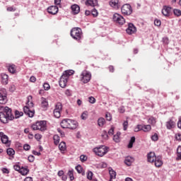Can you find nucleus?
Returning a JSON list of instances; mask_svg holds the SVG:
<instances>
[{
  "mask_svg": "<svg viewBox=\"0 0 181 181\" xmlns=\"http://www.w3.org/2000/svg\"><path fill=\"white\" fill-rule=\"evenodd\" d=\"M90 13L94 18H97V16H98V11L95 8H94Z\"/></svg>",
  "mask_w": 181,
  "mask_h": 181,
  "instance_id": "de8ad7c7",
  "label": "nucleus"
},
{
  "mask_svg": "<svg viewBox=\"0 0 181 181\" xmlns=\"http://www.w3.org/2000/svg\"><path fill=\"white\" fill-rule=\"evenodd\" d=\"M180 159H181V146H179L177 148L176 160H180Z\"/></svg>",
  "mask_w": 181,
  "mask_h": 181,
  "instance_id": "72a5a7b5",
  "label": "nucleus"
},
{
  "mask_svg": "<svg viewBox=\"0 0 181 181\" xmlns=\"http://www.w3.org/2000/svg\"><path fill=\"white\" fill-rule=\"evenodd\" d=\"M53 139L54 145H59V144L60 143V136L57 134H55L53 136Z\"/></svg>",
  "mask_w": 181,
  "mask_h": 181,
  "instance_id": "473e14b6",
  "label": "nucleus"
},
{
  "mask_svg": "<svg viewBox=\"0 0 181 181\" xmlns=\"http://www.w3.org/2000/svg\"><path fill=\"white\" fill-rule=\"evenodd\" d=\"M162 42L164 45H169V38H168L167 37H165L163 38Z\"/></svg>",
  "mask_w": 181,
  "mask_h": 181,
  "instance_id": "864d4df0",
  "label": "nucleus"
},
{
  "mask_svg": "<svg viewBox=\"0 0 181 181\" xmlns=\"http://www.w3.org/2000/svg\"><path fill=\"white\" fill-rule=\"evenodd\" d=\"M71 36L75 40H80L83 37V32L80 28H74L71 30Z\"/></svg>",
  "mask_w": 181,
  "mask_h": 181,
  "instance_id": "20e7f679",
  "label": "nucleus"
},
{
  "mask_svg": "<svg viewBox=\"0 0 181 181\" xmlns=\"http://www.w3.org/2000/svg\"><path fill=\"white\" fill-rule=\"evenodd\" d=\"M76 170L78 172V173H81V175H84V171L83 170V167H81V165H77L76 167Z\"/></svg>",
  "mask_w": 181,
  "mask_h": 181,
  "instance_id": "58836bf2",
  "label": "nucleus"
},
{
  "mask_svg": "<svg viewBox=\"0 0 181 181\" xmlns=\"http://www.w3.org/2000/svg\"><path fill=\"white\" fill-rule=\"evenodd\" d=\"M123 129L124 131H127V129H128V120L123 122Z\"/></svg>",
  "mask_w": 181,
  "mask_h": 181,
  "instance_id": "3c124183",
  "label": "nucleus"
},
{
  "mask_svg": "<svg viewBox=\"0 0 181 181\" xmlns=\"http://www.w3.org/2000/svg\"><path fill=\"white\" fill-rule=\"evenodd\" d=\"M151 129H152V127H151V125H149V124H147V125L142 124V131H144V132H149V131H151Z\"/></svg>",
  "mask_w": 181,
  "mask_h": 181,
  "instance_id": "c756f323",
  "label": "nucleus"
},
{
  "mask_svg": "<svg viewBox=\"0 0 181 181\" xmlns=\"http://www.w3.org/2000/svg\"><path fill=\"white\" fill-rule=\"evenodd\" d=\"M177 127L181 129V117H179L178 122H177Z\"/></svg>",
  "mask_w": 181,
  "mask_h": 181,
  "instance_id": "69168bd1",
  "label": "nucleus"
},
{
  "mask_svg": "<svg viewBox=\"0 0 181 181\" xmlns=\"http://www.w3.org/2000/svg\"><path fill=\"white\" fill-rule=\"evenodd\" d=\"M147 160L151 163H154L156 168H159V159H156V156L153 152H150L147 155Z\"/></svg>",
  "mask_w": 181,
  "mask_h": 181,
  "instance_id": "423d86ee",
  "label": "nucleus"
},
{
  "mask_svg": "<svg viewBox=\"0 0 181 181\" xmlns=\"http://www.w3.org/2000/svg\"><path fill=\"white\" fill-rule=\"evenodd\" d=\"M27 105L28 106H25L23 108L24 113L30 117V118H33L35 115V110L31 109L33 107V103L28 100Z\"/></svg>",
  "mask_w": 181,
  "mask_h": 181,
  "instance_id": "7ed1b4c3",
  "label": "nucleus"
},
{
  "mask_svg": "<svg viewBox=\"0 0 181 181\" xmlns=\"http://www.w3.org/2000/svg\"><path fill=\"white\" fill-rule=\"evenodd\" d=\"M1 77L2 84H4V86H6V84H8V75L6 74H1Z\"/></svg>",
  "mask_w": 181,
  "mask_h": 181,
  "instance_id": "4be33fe9",
  "label": "nucleus"
},
{
  "mask_svg": "<svg viewBox=\"0 0 181 181\" xmlns=\"http://www.w3.org/2000/svg\"><path fill=\"white\" fill-rule=\"evenodd\" d=\"M176 126V123L173 120H169L166 122V127L168 129H172Z\"/></svg>",
  "mask_w": 181,
  "mask_h": 181,
  "instance_id": "5701e85b",
  "label": "nucleus"
},
{
  "mask_svg": "<svg viewBox=\"0 0 181 181\" xmlns=\"http://www.w3.org/2000/svg\"><path fill=\"white\" fill-rule=\"evenodd\" d=\"M161 12L164 16H169V15H170V13L172 12V8L168 6H164Z\"/></svg>",
  "mask_w": 181,
  "mask_h": 181,
  "instance_id": "2eb2a0df",
  "label": "nucleus"
},
{
  "mask_svg": "<svg viewBox=\"0 0 181 181\" xmlns=\"http://www.w3.org/2000/svg\"><path fill=\"white\" fill-rule=\"evenodd\" d=\"M108 151H110V148L105 146H100L99 147H95L93 148L94 153L100 157L107 155V153H108Z\"/></svg>",
  "mask_w": 181,
  "mask_h": 181,
  "instance_id": "f03ea898",
  "label": "nucleus"
},
{
  "mask_svg": "<svg viewBox=\"0 0 181 181\" xmlns=\"http://www.w3.org/2000/svg\"><path fill=\"white\" fill-rule=\"evenodd\" d=\"M88 100H89V103H90V104H95V99L94 97L90 96V97L88 98Z\"/></svg>",
  "mask_w": 181,
  "mask_h": 181,
  "instance_id": "5fc2aeb1",
  "label": "nucleus"
},
{
  "mask_svg": "<svg viewBox=\"0 0 181 181\" xmlns=\"http://www.w3.org/2000/svg\"><path fill=\"white\" fill-rule=\"evenodd\" d=\"M13 168H14V169H15L17 172H21V166H19V165H15L13 166Z\"/></svg>",
  "mask_w": 181,
  "mask_h": 181,
  "instance_id": "bf43d9fd",
  "label": "nucleus"
},
{
  "mask_svg": "<svg viewBox=\"0 0 181 181\" xmlns=\"http://www.w3.org/2000/svg\"><path fill=\"white\" fill-rule=\"evenodd\" d=\"M87 179H88V180H91L93 179V172H91V171L88 172Z\"/></svg>",
  "mask_w": 181,
  "mask_h": 181,
  "instance_id": "603ef678",
  "label": "nucleus"
},
{
  "mask_svg": "<svg viewBox=\"0 0 181 181\" xmlns=\"http://www.w3.org/2000/svg\"><path fill=\"white\" fill-rule=\"evenodd\" d=\"M35 138L36 140L40 141V139H42V135L37 134L35 135Z\"/></svg>",
  "mask_w": 181,
  "mask_h": 181,
  "instance_id": "13d9d810",
  "label": "nucleus"
},
{
  "mask_svg": "<svg viewBox=\"0 0 181 181\" xmlns=\"http://www.w3.org/2000/svg\"><path fill=\"white\" fill-rule=\"evenodd\" d=\"M23 115V112H19L18 110L15 111V118L17 119V118H21Z\"/></svg>",
  "mask_w": 181,
  "mask_h": 181,
  "instance_id": "a19ab883",
  "label": "nucleus"
},
{
  "mask_svg": "<svg viewBox=\"0 0 181 181\" xmlns=\"http://www.w3.org/2000/svg\"><path fill=\"white\" fill-rule=\"evenodd\" d=\"M91 80V73L88 71H83L81 74V81L84 84H87Z\"/></svg>",
  "mask_w": 181,
  "mask_h": 181,
  "instance_id": "0eeeda50",
  "label": "nucleus"
},
{
  "mask_svg": "<svg viewBox=\"0 0 181 181\" xmlns=\"http://www.w3.org/2000/svg\"><path fill=\"white\" fill-rule=\"evenodd\" d=\"M81 119H83V121H86V119H87V118H88V112L85 111L81 114Z\"/></svg>",
  "mask_w": 181,
  "mask_h": 181,
  "instance_id": "4c0bfd02",
  "label": "nucleus"
},
{
  "mask_svg": "<svg viewBox=\"0 0 181 181\" xmlns=\"http://www.w3.org/2000/svg\"><path fill=\"white\" fill-rule=\"evenodd\" d=\"M105 118L107 121H111V119H112V116H111V113L107 112L105 115Z\"/></svg>",
  "mask_w": 181,
  "mask_h": 181,
  "instance_id": "09e8293b",
  "label": "nucleus"
},
{
  "mask_svg": "<svg viewBox=\"0 0 181 181\" xmlns=\"http://www.w3.org/2000/svg\"><path fill=\"white\" fill-rule=\"evenodd\" d=\"M33 131H46V121L37 122L31 127Z\"/></svg>",
  "mask_w": 181,
  "mask_h": 181,
  "instance_id": "39448f33",
  "label": "nucleus"
},
{
  "mask_svg": "<svg viewBox=\"0 0 181 181\" xmlns=\"http://www.w3.org/2000/svg\"><path fill=\"white\" fill-rule=\"evenodd\" d=\"M59 149L62 151V152H64V151H66V142L62 141L59 144Z\"/></svg>",
  "mask_w": 181,
  "mask_h": 181,
  "instance_id": "c85d7f7f",
  "label": "nucleus"
},
{
  "mask_svg": "<svg viewBox=\"0 0 181 181\" xmlns=\"http://www.w3.org/2000/svg\"><path fill=\"white\" fill-rule=\"evenodd\" d=\"M23 149H24V151H29L30 149V145L24 144Z\"/></svg>",
  "mask_w": 181,
  "mask_h": 181,
  "instance_id": "4d7b16f0",
  "label": "nucleus"
},
{
  "mask_svg": "<svg viewBox=\"0 0 181 181\" xmlns=\"http://www.w3.org/2000/svg\"><path fill=\"white\" fill-rule=\"evenodd\" d=\"M135 160V159L131 156H127L125 160H124V163L125 165H127V166H131V165H132V163H134V161Z\"/></svg>",
  "mask_w": 181,
  "mask_h": 181,
  "instance_id": "aec40b11",
  "label": "nucleus"
},
{
  "mask_svg": "<svg viewBox=\"0 0 181 181\" xmlns=\"http://www.w3.org/2000/svg\"><path fill=\"white\" fill-rule=\"evenodd\" d=\"M73 15H77L80 13V6L77 4H74L71 7Z\"/></svg>",
  "mask_w": 181,
  "mask_h": 181,
  "instance_id": "a211bd4d",
  "label": "nucleus"
},
{
  "mask_svg": "<svg viewBox=\"0 0 181 181\" xmlns=\"http://www.w3.org/2000/svg\"><path fill=\"white\" fill-rule=\"evenodd\" d=\"M126 32L127 33H128V35H133V33H135L136 32V27L134 26L132 23H129Z\"/></svg>",
  "mask_w": 181,
  "mask_h": 181,
  "instance_id": "f8f14e48",
  "label": "nucleus"
},
{
  "mask_svg": "<svg viewBox=\"0 0 181 181\" xmlns=\"http://www.w3.org/2000/svg\"><path fill=\"white\" fill-rule=\"evenodd\" d=\"M134 144H135V136L131 137L128 144V148H132V146H134Z\"/></svg>",
  "mask_w": 181,
  "mask_h": 181,
  "instance_id": "c9c22d12",
  "label": "nucleus"
},
{
  "mask_svg": "<svg viewBox=\"0 0 181 181\" xmlns=\"http://www.w3.org/2000/svg\"><path fill=\"white\" fill-rule=\"evenodd\" d=\"M20 173H21V175H23V176H26V175H28V173H29V170L28 168H21V170H20Z\"/></svg>",
  "mask_w": 181,
  "mask_h": 181,
  "instance_id": "e433bc0d",
  "label": "nucleus"
},
{
  "mask_svg": "<svg viewBox=\"0 0 181 181\" xmlns=\"http://www.w3.org/2000/svg\"><path fill=\"white\" fill-rule=\"evenodd\" d=\"M30 81L31 83H35V82L36 81V77H35V76H31V77L30 78Z\"/></svg>",
  "mask_w": 181,
  "mask_h": 181,
  "instance_id": "0e129e2a",
  "label": "nucleus"
},
{
  "mask_svg": "<svg viewBox=\"0 0 181 181\" xmlns=\"http://www.w3.org/2000/svg\"><path fill=\"white\" fill-rule=\"evenodd\" d=\"M148 123L151 124V125H155V124H156V119H155V117H150L148 119Z\"/></svg>",
  "mask_w": 181,
  "mask_h": 181,
  "instance_id": "79ce46f5",
  "label": "nucleus"
},
{
  "mask_svg": "<svg viewBox=\"0 0 181 181\" xmlns=\"http://www.w3.org/2000/svg\"><path fill=\"white\" fill-rule=\"evenodd\" d=\"M173 12L175 16H181V11L180 9L175 8L174 9Z\"/></svg>",
  "mask_w": 181,
  "mask_h": 181,
  "instance_id": "49530a36",
  "label": "nucleus"
},
{
  "mask_svg": "<svg viewBox=\"0 0 181 181\" xmlns=\"http://www.w3.org/2000/svg\"><path fill=\"white\" fill-rule=\"evenodd\" d=\"M121 132H117L116 134L113 136V141L118 144V142L121 141Z\"/></svg>",
  "mask_w": 181,
  "mask_h": 181,
  "instance_id": "b1692460",
  "label": "nucleus"
},
{
  "mask_svg": "<svg viewBox=\"0 0 181 181\" xmlns=\"http://www.w3.org/2000/svg\"><path fill=\"white\" fill-rule=\"evenodd\" d=\"M69 129H76L78 127V122L76 120L70 119L69 120Z\"/></svg>",
  "mask_w": 181,
  "mask_h": 181,
  "instance_id": "4468645a",
  "label": "nucleus"
},
{
  "mask_svg": "<svg viewBox=\"0 0 181 181\" xmlns=\"http://www.w3.org/2000/svg\"><path fill=\"white\" fill-rule=\"evenodd\" d=\"M67 81H69V78L66 75H62L59 80V86L62 88H64L67 86Z\"/></svg>",
  "mask_w": 181,
  "mask_h": 181,
  "instance_id": "9b49d317",
  "label": "nucleus"
},
{
  "mask_svg": "<svg viewBox=\"0 0 181 181\" xmlns=\"http://www.w3.org/2000/svg\"><path fill=\"white\" fill-rule=\"evenodd\" d=\"M8 70L11 74H15L16 73V66L15 64H10L8 66Z\"/></svg>",
  "mask_w": 181,
  "mask_h": 181,
  "instance_id": "393cba45",
  "label": "nucleus"
},
{
  "mask_svg": "<svg viewBox=\"0 0 181 181\" xmlns=\"http://www.w3.org/2000/svg\"><path fill=\"white\" fill-rule=\"evenodd\" d=\"M68 176H69L70 180H74V170L71 169L68 171Z\"/></svg>",
  "mask_w": 181,
  "mask_h": 181,
  "instance_id": "7c9ffc66",
  "label": "nucleus"
},
{
  "mask_svg": "<svg viewBox=\"0 0 181 181\" xmlns=\"http://www.w3.org/2000/svg\"><path fill=\"white\" fill-rule=\"evenodd\" d=\"M6 103H8L6 95L0 93V104H6Z\"/></svg>",
  "mask_w": 181,
  "mask_h": 181,
  "instance_id": "412c9836",
  "label": "nucleus"
},
{
  "mask_svg": "<svg viewBox=\"0 0 181 181\" xmlns=\"http://www.w3.org/2000/svg\"><path fill=\"white\" fill-rule=\"evenodd\" d=\"M41 101L42 107L44 108V110H46L49 106V103L47 102V100H46V98H42Z\"/></svg>",
  "mask_w": 181,
  "mask_h": 181,
  "instance_id": "bb28decb",
  "label": "nucleus"
},
{
  "mask_svg": "<svg viewBox=\"0 0 181 181\" xmlns=\"http://www.w3.org/2000/svg\"><path fill=\"white\" fill-rule=\"evenodd\" d=\"M109 174L110 176V181H112V179H115V177H117V173L112 170V168L109 170Z\"/></svg>",
  "mask_w": 181,
  "mask_h": 181,
  "instance_id": "a878e982",
  "label": "nucleus"
},
{
  "mask_svg": "<svg viewBox=\"0 0 181 181\" xmlns=\"http://www.w3.org/2000/svg\"><path fill=\"white\" fill-rule=\"evenodd\" d=\"M63 108V106L60 103H57L55 105V109L54 110V116L55 118H60L61 116V112Z\"/></svg>",
  "mask_w": 181,
  "mask_h": 181,
  "instance_id": "9d476101",
  "label": "nucleus"
},
{
  "mask_svg": "<svg viewBox=\"0 0 181 181\" xmlns=\"http://www.w3.org/2000/svg\"><path fill=\"white\" fill-rule=\"evenodd\" d=\"M28 160L29 162H33L35 160V156L30 155L28 156Z\"/></svg>",
  "mask_w": 181,
  "mask_h": 181,
  "instance_id": "680f3d73",
  "label": "nucleus"
},
{
  "mask_svg": "<svg viewBox=\"0 0 181 181\" xmlns=\"http://www.w3.org/2000/svg\"><path fill=\"white\" fill-rule=\"evenodd\" d=\"M119 0H111L110 1V5L112 6V8H114V9H118L119 8Z\"/></svg>",
  "mask_w": 181,
  "mask_h": 181,
  "instance_id": "6ab92c4d",
  "label": "nucleus"
},
{
  "mask_svg": "<svg viewBox=\"0 0 181 181\" xmlns=\"http://www.w3.org/2000/svg\"><path fill=\"white\" fill-rule=\"evenodd\" d=\"M175 139L177 141H181V134H175Z\"/></svg>",
  "mask_w": 181,
  "mask_h": 181,
  "instance_id": "e2e57ef3",
  "label": "nucleus"
},
{
  "mask_svg": "<svg viewBox=\"0 0 181 181\" xmlns=\"http://www.w3.org/2000/svg\"><path fill=\"white\" fill-rule=\"evenodd\" d=\"M119 112L121 114H123V112H125V107L124 106H122L119 108Z\"/></svg>",
  "mask_w": 181,
  "mask_h": 181,
  "instance_id": "052dcab7",
  "label": "nucleus"
},
{
  "mask_svg": "<svg viewBox=\"0 0 181 181\" xmlns=\"http://www.w3.org/2000/svg\"><path fill=\"white\" fill-rule=\"evenodd\" d=\"M0 138L2 144H8L9 142V137L2 132H0Z\"/></svg>",
  "mask_w": 181,
  "mask_h": 181,
  "instance_id": "dca6fc26",
  "label": "nucleus"
},
{
  "mask_svg": "<svg viewBox=\"0 0 181 181\" xmlns=\"http://www.w3.org/2000/svg\"><path fill=\"white\" fill-rule=\"evenodd\" d=\"M0 121L3 124H7L8 121L15 119V116L12 115V110L8 107L0 106Z\"/></svg>",
  "mask_w": 181,
  "mask_h": 181,
  "instance_id": "f257e3e1",
  "label": "nucleus"
},
{
  "mask_svg": "<svg viewBox=\"0 0 181 181\" xmlns=\"http://www.w3.org/2000/svg\"><path fill=\"white\" fill-rule=\"evenodd\" d=\"M43 87H44L45 90H50V85H49V83H45L43 85Z\"/></svg>",
  "mask_w": 181,
  "mask_h": 181,
  "instance_id": "6e6d98bb",
  "label": "nucleus"
},
{
  "mask_svg": "<svg viewBox=\"0 0 181 181\" xmlns=\"http://www.w3.org/2000/svg\"><path fill=\"white\" fill-rule=\"evenodd\" d=\"M6 153L9 156H13V155H15V150H13V148H9L7 149Z\"/></svg>",
  "mask_w": 181,
  "mask_h": 181,
  "instance_id": "ea45409f",
  "label": "nucleus"
},
{
  "mask_svg": "<svg viewBox=\"0 0 181 181\" xmlns=\"http://www.w3.org/2000/svg\"><path fill=\"white\" fill-rule=\"evenodd\" d=\"M24 181H33V178H32L31 177H27Z\"/></svg>",
  "mask_w": 181,
  "mask_h": 181,
  "instance_id": "774afa93",
  "label": "nucleus"
},
{
  "mask_svg": "<svg viewBox=\"0 0 181 181\" xmlns=\"http://www.w3.org/2000/svg\"><path fill=\"white\" fill-rule=\"evenodd\" d=\"M104 124H105V119H104L103 117H100L98 119V125L99 127H104Z\"/></svg>",
  "mask_w": 181,
  "mask_h": 181,
  "instance_id": "f704fd0d",
  "label": "nucleus"
},
{
  "mask_svg": "<svg viewBox=\"0 0 181 181\" xmlns=\"http://www.w3.org/2000/svg\"><path fill=\"white\" fill-rule=\"evenodd\" d=\"M57 175H58V176L62 177V176H63V175H64V171H63V170H59V171L58 172Z\"/></svg>",
  "mask_w": 181,
  "mask_h": 181,
  "instance_id": "338daca9",
  "label": "nucleus"
},
{
  "mask_svg": "<svg viewBox=\"0 0 181 181\" xmlns=\"http://www.w3.org/2000/svg\"><path fill=\"white\" fill-rule=\"evenodd\" d=\"M87 159H88L87 156H86V155H81L80 156L81 162H82V163L86 162Z\"/></svg>",
  "mask_w": 181,
  "mask_h": 181,
  "instance_id": "c03bdc74",
  "label": "nucleus"
},
{
  "mask_svg": "<svg viewBox=\"0 0 181 181\" xmlns=\"http://www.w3.org/2000/svg\"><path fill=\"white\" fill-rule=\"evenodd\" d=\"M121 11L123 15H131L132 13V7L128 4H124L121 8Z\"/></svg>",
  "mask_w": 181,
  "mask_h": 181,
  "instance_id": "6e6552de",
  "label": "nucleus"
},
{
  "mask_svg": "<svg viewBox=\"0 0 181 181\" xmlns=\"http://www.w3.org/2000/svg\"><path fill=\"white\" fill-rule=\"evenodd\" d=\"M139 131H142V124H138L134 128V132H139Z\"/></svg>",
  "mask_w": 181,
  "mask_h": 181,
  "instance_id": "a18cd8bd",
  "label": "nucleus"
},
{
  "mask_svg": "<svg viewBox=\"0 0 181 181\" xmlns=\"http://www.w3.org/2000/svg\"><path fill=\"white\" fill-rule=\"evenodd\" d=\"M101 136L103 139H105V141H107V139H108V133H107L106 131H103Z\"/></svg>",
  "mask_w": 181,
  "mask_h": 181,
  "instance_id": "37998d69",
  "label": "nucleus"
},
{
  "mask_svg": "<svg viewBox=\"0 0 181 181\" xmlns=\"http://www.w3.org/2000/svg\"><path fill=\"white\" fill-rule=\"evenodd\" d=\"M151 139L152 141H158V139H159V136L158 135V134L155 133L153 136H151Z\"/></svg>",
  "mask_w": 181,
  "mask_h": 181,
  "instance_id": "8fccbe9b",
  "label": "nucleus"
},
{
  "mask_svg": "<svg viewBox=\"0 0 181 181\" xmlns=\"http://www.w3.org/2000/svg\"><path fill=\"white\" fill-rule=\"evenodd\" d=\"M86 5L87 6H97L98 5V0H86Z\"/></svg>",
  "mask_w": 181,
  "mask_h": 181,
  "instance_id": "f3484780",
  "label": "nucleus"
},
{
  "mask_svg": "<svg viewBox=\"0 0 181 181\" xmlns=\"http://www.w3.org/2000/svg\"><path fill=\"white\" fill-rule=\"evenodd\" d=\"M113 21L116 22V23H118V25H124V23H125V18L119 13H115L113 15Z\"/></svg>",
  "mask_w": 181,
  "mask_h": 181,
  "instance_id": "1a4fd4ad",
  "label": "nucleus"
},
{
  "mask_svg": "<svg viewBox=\"0 0 181 181\" xmlns=\"http://www.w3.org/2000/svg\"><path fill=\"white\" fill-rule=\"evenodd\" d=\"M47 12L51 15H56L59 12V7L57 6H51L47 8Z\"/></svg>",
  "mask_w": 181,
  "mask_h": 181,
  "instance_id": "ddd939ff",
  "label": "nucleus"
},
{
  "mask_svg": "<svg viewBox=\"0 0 181 181\" xmlns=\"http://www.w3.org/2000/svg\"><path fill=\"white\" fill-rule=\"evenodd\" d=\"M73 74H74V71L70 69V70L65 71L63 74V76H66L69 78V77H70V76H73Z\"/></svg>",
  "mask_w": 181,
  "mask_h": 181,
  "instance_id": "2f4dec72",
  "label": "nucleus"
},
{
  "mask_svg": "<svg viewBox=\"0 0 181 181\" xmlns=\"http://www.w3.org/2000/svg\"><path fill=\"white\" fill-rule=\"evenodd\" d=\"M69 119H64V120L62 121L61 122V127L62 128H69Z\"/></svg>",
  "mask_w": 181,
  "mask_h": 181,
  "instance_id": "cd10ccee",
  "label": "nucleus"
}]
</instances>
